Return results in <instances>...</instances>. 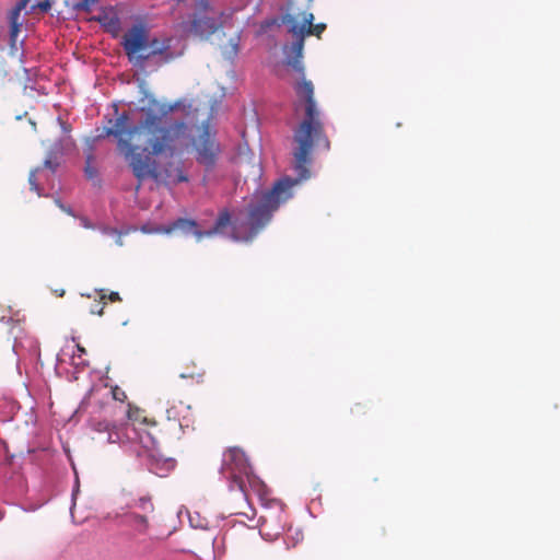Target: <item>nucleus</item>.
<instances>
[{
	"label": "nucleus",
	"mask_w": 560,
	"mask_h": 560,
	"mask_svg": "<svg viewBox=\"0 0 560 560\" xmlns=\"http://www.w3.org/2000/svg\"><path fill=\"white\" fill-rule=\"evenodd\" d=\"M59 207H60L65 212H67L68 214H72V211H71V209H70V208H66V207H65V206H62V205H59Z\"/></svg>",
	"instance_id": "obj_25"
},
{
	"label": "nucleus",
	"mask_w": 560,
	"mask_h": 560,
	"mask_svg": "<svg viewBox=\"0 0 560 560\" xmlns=\"http://www.w3.org/2000/svg\"><path fill=\"white\" fill-rule=\"evenodd\" d=\"M364 407L361 404L355 405V411L359 413L360 411H363Z\"/></svg>",
	"instance_id": "obj_26"
},
{
	"label": "nucleus",
	"mask_w": 560,
	"mask_h": 560,
	"mask_svg": "<svg viewBox=\"0 0 560 560\" xmlns=\"http://www.w3.org/2000/svg\"><path fill=\"white\" fill-rule=\"evenodd\" d=\"M149 31L144 24L132 25L122 36L121 45L126 55L131 60L138 54L145 50Z\"/></svg>",
	"instance_id": "obj_7"
},
{
	"label": "nucleus",
	"mask_w": 560,
	"mask_h": 560,
	"mask_svg": "<svg viewBox=\"0 0 560 560\" xmlns=\"http://www.w3.org/2000/svg\"><path fill=\"white\" fill-rule=\"evenodd\" d=\"M184 34L207 39L222 27L221 13L211 7L209 0H198L191 19L177 24Z\"/></svg>",
	"instance_id": "obj_4"
},
{
	"label": "nucleus",
	"mask_w": 560,
	"mask_h": 560,
	"mask_svg": "<svg viewBox=\"0 0 560 560\" xmlns=\"http://www.w3.org/2000/svg\"><path fill=\"white\" fill-rule=\"evenodd\" d=\"M112 396L115 400L120 401V402H124L127 399V394L125 393L124 389H121L118 386H114L112 388Z\"/></svg>",
	"instance_id": "obj_16"
},
{
	"label": "nucleus",
	"mask_w": 560,
	"mask_h": 560,
	"mask_svg": "<svg viewBox=\"0 0 560 560\" xmlns=\"http://www.w3.org/2000/svg\"><path fill=\"white\" fill-rule=\"evenodd\" d=\"M96 20L109 32L118 31L120 25L119 18L113 11H102Z\"/></svg>",
	"instance_id": "obj_11"
},
{
	"label": "nucleus",
	"mask_w": 560,
	"mask_h": 560,
	"mask_svg": "<svg viewBox=\"0 0 560 560\" xmlns=\"http://www.w3.org/2000/svg\"><path fill=\"white\" fill-rule=\"evenodd\" d=\"M172 39L170 37H164L162 39L159 38H148V44L145 50L147 54H139L137 59L141 62L149 60L152 57L161 56L165 62L170 61L173 58L171 49Z\"/></svg>",
	"instance_id": "obj_8"
},
{
	"label": "nucleus",
	"mask_w": 560,
	"mask_h": 560,
	"mask_svg": "<svg viewBox=\"0 0 560 560\" xmlns=\"http://www.w3.org/2000/svg\"><path fill=\"white\" fill-rule=\"evenodd\" d=\"M91 427L96 433L105 435L103 441L106 443H138L147 451L158 445L156 427H117L107 420H93Z\"/></svg>",
	"instance_id": "obj_3"
},
{
	"label": "nucleus",
	"mask_w": 560,
	"mask_h": 560,
	"mask_svg": "<svg viewBox=\"0 0 560 560\" xmlns=\"http://www.w3.org/2000/svg\"><path fill=\"white\" fill-rule=\"evenodd\" d=\"M314 15L313 13H303V20L300 24H305V35H316L317 37L325 31L326 25L323 23L313 24Z\"/></svg>",
	"instance_id": "obj_12"
},
{
	"label": "nucleus",
	"mask_w": 560,
	"mask_h": 560,
	"mask_svg": "<svg viewBox=\"0 0 560 560\" xmlns=\"http://www.w3.org/2000/svg\"><path fill=\"white\" fill-rule=\"evenodd\" d=\"M100 298L102 301L105 302L106 299H108L112 302L120 301V296L118 292H110L108 295L104 293V290H101Z\"/></svg>",
	"instance_id": "obj_19"
},
{
	"label": "nucleus",
	"mask_w": 560,
	"mask_h": 560,
	"mask_svg": "<svg viewBox=\"0 0 560 560\" xmlns=\"http://www.w3.org/2000/svg\"><path fill=\"white\" fill-rule=\"evenodd\" d=\"M9 74V71L5 67V63L0 61V82H2L7 75Z\"/></svg>",
	"instance_id": "obj_21"
},
{
	"label": "nucleus",
	"mask_w": 560,
	"mask_h": 560,
	"mask_svg": "<svg viewBox=\"0 0 560 560\" xmlns=\"http://www.w3.org/2000/svg\"><path fill=\"white\" fill-rule=\"evenodd\" d=\"M221 471L226 478L231 479L232 488L235 486L244 492V478L249 480L252 467L243 450L240 447L226 450L223 454Z\"/></svg>",
	"instance_id": "obj_5"
},
{
	"label": "nucleus",
	"mask_w": 560,
	"mask_h": 560,
	"mask_svg": "<svg viewBox=\"0 0 560 560\" xmlns=\"http://www.w3.org/2000/svg\"><path fill=\"white\" fill-rule=\"evenodd\" d=\"M203 373L202 372H197V373H190V374H185V373H182L180 374V377L183 378H186V377H191V378H195V377H202Z\"/></svg>",
	"instance_id": "obj_23"
},
{
	"label": "nucleus",
	"mask_w": 560,
	"mask_h": 560,
	"mask_svg": "<svg viewBox=\"0 0 560 560\" xmlns=\"http://www.w3.org/2000/svg\"><path fill=\"white\" fill-rule=\"evenodd\" d=\"M80 222H81V225L83 228H85V229H93L94 228L93 223L86 217L80 218Z\"/></svg>",
	"instance_id": "obj_22"
},
{
	"label": "nucleus",
	"mask_w": 560,
	"mask_h": 560,
	"mask_svg": "<svg viewBox=\"0 0 560 560\" xmlns=\"http://www.w3.org/2000/svg\"><path fill=\"white\" fill-rule=\"evenodd\" d=\"M92 160H93V155L90 153L86 156V166H85V174H86L88 178H94L96 176V170L94 167H92V165H91Z\"/></svg>",
	"instance_id": "obj_17"
},
{
	"label": "nucleus",
	"mask_w": 560,
	"mask_h": 560,
	"mask_svg": "<svg viewBox=\"0 0 560 560\" xmlns=\"http://www.w3.org/2000/svg\"><path fill=\"white\" fill-rule=\"evenodd\" d=\"M129 509H138L142 514H151L154 511L152 499L149 495L140 497L128 504Z\"/></svg>",
	"instance_id": "obj_14"
},
{
	"label": "nucleus",
	"mask_w": 560,
	"mask_h": 560,
	"mask_svg": "<svg viewBox=\"0 0 560 560\" xmlns=\"http://www.w3.org/2000/svg\"><path fill=\"white\" fill-rule=\"evenodd\" d=\"M27 0L19 1L9 12L10 43L14 47L22 26L21 12L25 9Z\"/></svg>",
	"instance_id": "obj_9"
},
{
	"label": "nucleus",
	"mask_w": 560,
	"mask_h": 560,
	"mask_svg": "<svg viewBox=\"0 0 560 560\" xmlns=\"http://www.w3.org/2000/svg\"><path fill=\"white\" fill-rule=\"evenodd\" d=\"M127 419L126 423L116 424L117 427H132L138 428L141 425H151L152 428L156 427V422L154 420L148 419L144 415V410L128 404L127 410Z\"/></svg>",
	"instance_id": "obj_10"
},
{
	"label": "nucleus",
	"mask_w": 560,
	"mask_h": 560,
	"mask_svg": "<svg viewBox=\"0 0 560 560\" xmlns=\"http://www.w3.org/2000/svg\"><path fill=\"white\" fill-rule=\"evenodd\" d=\"M40 171V167H37L35 168L34 171H32L30 173V176H28V183H30V186H31V189L35 192H37L38 196H40V187H39V184L37 183V177H36V174Z\"/></svg>",
	"instance_id": "obj_15"
},
{
	"label": "nucleus",
	"mask_w": 560,
	"mask_h": 560,
	"mask_svg": "<svg viewBox=\"0 0 560 560\" xmlns=\"http://www.w3.org/2000/svg\"><path fill=\"white\" fill-rule=\"evenodd\" d=\"M298 103L304 106V117L294 130L293 139L296 147L293 150V167L298 174L296 178L283 177L279 179L270 190L255 195L244 210H238L231 220L228 210L219 213L213 228L201 232L197 229V222L190 219L179 218L167 225H159L152 230L145 226L142 231L145 233L172 234L180 231L184 234L192 233L197 241L205 236H212L217 233H223L229 225L232 226L231 236L234 241L252 242L271 221L273 212L279 206L292 197V188L310 178L308 166L312 163V151L314 145L323 147L324 150L330 149V141L326 136L322 115L314 100V85L311 81L303 79L294 86Z\"/></svg>",
	"instance_id": "obj_2"
},
{
	"label": "nucleus",
	"mask_w": 560,
	"mask_h": 560,
	"mask_svg": "<svg viewBox=\"0 0 560 560\" xmlns=\"http://www.w3.org/2000/svg\"><path fill=\"white\" fill-rule=\"evenodd\" d=\"M38 7L44 10V11H47L49 8H50V3L48 1H44V2H40L38 4Z\"/></svg>",
	"instance_id": "obj_24"
},
{
	"label": "nucleus",
	"mask_w": 560,
	"mask_h": 560,
	"mask_svg": "<svg viewBox=\"0 0 560 560\" xmlns=\"http://www.w3.org/2000/svg\"><path fill=\"white\" fill-rule=\"evenodd\" d=\"M283 23L288 26L289 32L295 37V40L292 43L291 50L295 55L293 59L288 61L294 70L298 72H303V65L301 62L303 47H304V37H305V24H300V22L292 15L287 14L282 19Z\"/></svg>",
	"instance_id": "obj_6"
},
{
	"label": "nucleus",
	"mask_w": 560,
	"mask_h": 560,
	"mask_svg": "<svg viewBox=\"0 0 560 560\" xmlns=\"http://www.w3.org/2000/svg\"><path fill=\"white\" fill-rule=\"evenodd\" d=\"M128 523L139 533L143 534L149 527L148 514L130 512L127 514Z\"/></svg>",
	"instance_id": "obj_13"
},
{
	"label": "nucleus",
	"mask_w": 560,
	"mask_h": 560,
	"mask_svg": "<svg viewBox=\"0 0 560 560\" xmlns=\"http://www.w3.org/2000/svg\"><path fill=\"white\" fill-rule=\"evenodd\" d=\"M182 102H161L149 98L139 108L137 124L131 125L128 112H122L106 129V135L116 139L117 150L124 156L133 176L139 182L137 189L147 180L176 185L187 182L182 161L176 155L194 144L197 161L207 168L215 164L220 147L210 135L208 121L198 126L192 116L168 121V115L176 112Z\"/></svg>",
	"instance_id": "obj_1"
},
{
	"label": "nucleus",
	"mask_w": 560,
	"mask_h": 560,
	"mask_svg": "<svg viewBox=\"0 0 560 560\" xmlns=\"http://www.w3.org/2000/svg\"><path fill=\"white\" fill-rule=\"evenodd\" d=\"M104 305H105V302L100 299V301L95 302L91 306V308H90L91 314H96L100 316L103 315Z\"/></svg>",
	"instance_id": "obj_18"
},
{
	"label": "nucleus",
	"mask_w": 560,
	"mask_h": 560,
	"mask_svg": "<svg viewBox=\"0 0 560 560\" xmlns=\"http://www.w3.org/2000/svg\"><path fill=\"white\" fill-rule=\"evenodd\" d=\"M59 163L51 156L46 158L44 161V167L50 170L52 173L57 170Z\"/></svg>",
	"instance_id": "obj_20"
},
{
	"label": "nucleus",
	"mask_w": 560,
	"mask_h": 560,
	"mask_svg": "<svg viewBox=\"0 0 560 560\" xmlns=\"http://www.w3.org/2000/svg\"><path fill=\"white\" fill-rule=\"evenodd\" d=\"M106 129H107V128H104V132H103V135H100V138H103V136L108 137V136L106 135Z\"/></svg>",
	"instance_id": "obj_27"
}]
</instances>
